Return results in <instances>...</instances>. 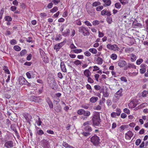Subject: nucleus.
Wrapping results in <instances>:
<instances>
[{
    "label": "nucleus",
    "mask_w": 148,
    "mask_h": 148,
    "mask_svg": "<svg viewBox=\"0 0 148 148\" xmlns=\"http://www.w3.org/2000/svg\"><path fill=\"white\" fill-rule=\"evenodd\" d=\"M93 124L95 126H98L101 122L99 113L98 112H95L92 118Z\"/></svg>",
    "instance_id": "f257e3e1"
},
{
    "label": "nucleus",
    "mask_w": 148,
    "mask_h": 148,
    "mask_svg": "<svg viewBox=\"0 0 148 148\" xmlns=\"http://www.w3.org/2000/svg\"><path fill=\"white\" fill-rule=\"evenodd\" d=\"M77 113L79 115H83L82 119L84 120L86 119H87L90 114V112L88 111H85L84 110L82 109H79L77 110Z\"/></svg>",
    "instance_id": "f03ea898"
},
{
    "label": "nucleus",
    "mask_w": 148,
    "mask_h": 148,
    "mask_svg": "<svg viewBox=\"0 0 148 148\" xmlns=\"http://www.w3.org/2000/svg\"><path fill=\"white\" fill-rule=\"evenodd\" d=\"M91 142L95 146H97L99 143L100 139L96 135H94L90 138Z\"/></svg>",
    "instance_id": "7ed1b4c3"
},
{
    "label": "nucleus",
    "mask_w": 148,
    "mask_h": 148,
    "mask_svg": "<svg viewBox=\"0 0 148 148\" xmlns=\"http://www.w3.org/2000/svg\"><path fill=\"white\" fill-rule=\"evenodd\" d=\"M79 32L82 33V34L84 36L88 35L89 34L88 29L84 26L79 27Z\"/></svg>",
    "instance_id": "20e7f679"
},
{
    "label": "nucleus",
    "mask_w": 148,
    "mask_h": 148,
    "mask_svg": "<svg viewBox=\"0 0 148 148\" xmlns=\"http://www.w3.org/2000/svg\"><path fill=\"white\" fill-rule=\"evenodd\" d=\"M106 47L108 49L115 51H118L120 50L119 48L116 44H108L106 45Z\"/></svg>",
    "instance_id": "39448f33"
},
{
    "label": "nucleus",
    "mask_w": 148,
    "mask_h": 148,
    "mask_svg": "<svg viewBox=\"0 0 148 148\" xmlns=\"http://www.w3.org/2000/svg\"><path fill=\"white\" fill-rule=\"evenodd\" d=\"M55 82V80L54 79H53L51 80L50 82L49 81L48 83L49 85L52 89L56 90L57 89L58 86Z\"/></svg>",
    "instance_id": "423d86ee"
},
{
    "label": "nucleus",
    "mask_w": 148,
    "mask_h": 148,
    "mask_svg": "<svg viewBox=\"0 0 148 148\" xmlns=\"http://www.w3.org/2000/svg\"><path fill=\"white\" fill-rule=\"evenodd\" d=\"M42 147L44 148H51L50 143L48 141L43 139L42 141Z\"/></svg>",
    "instance_id": "0eeeda50"
},
{
    "label": "nucleus",
    "mask_w": 148,
    "mask_h": 148,
    "mask_svg": "<svg viewBox=\"0 0 148 148\" xmlns=\"http://www.w3.org/2000/svg\"><path fill=\"white\" fill-rule=\"evenodd\" d=\"M134 134L130 131H128L127 133H125V137L127 140H130L133 136Z\"/></svg>",
    "instance_id": "6e6552de"
},
{
    "label": "nucleus",
    "mask_w": 148,
    "mask_h": 148,
    "mask_svg": "<svg viewBox=\"0 0 148 148\" xmlns=\"http://www.w3.org/2000/svg\"><path fill=\"white\" fill-rule=\"evenodd\" d=\"M4 146L7 148H12L13 147V143L12 141H8L5 142Z\"/></svg>",
    "instance_id": "1a4fd4ad"
},
{
    "label": "nucleus",
    "mask_w": 148,
    "mask_h": 148,
    "mask_svg": "<svg viewBox=\"0 0 148 148\" xmlns=\"http://www.w3.org/2000/svg\"><path fill=\"white\" fill-rule=\"evenodd\" d=\"M30 99L32 101L38 103L41 102V100L39 97H35L34 96H31Z\"/></svg>",
    "instance_id": "9d476101"
},
{
    "label": "nucleus",
    "mask_w": 148,
    "mask_h": 148,
    "mask_svg": "<svg viewBox=\"0 0 148 148\" xmlns=\"http://www.w3.org/2000/svg\"><path fill=\"white\" fill-rule=\"evenodd\" d=\"M64 45V42H62L55 45L54 47V49H55L56 51H58L60 48H61Z\"/></svg>",
    "instance_id": "9b49d317"
},
{
    "label": "nucleus",
    "mask_w": 148,
    "mask_h": 148,
    "mask_svg": "<svg viewBox=\"0 0 148 148\" xmlns=\"http://www.w3.org/2000/svg\"><path fill=\"white\" fill-rule=\"evenodd\" d=\"M136 105V101L135 100H133L128 103V106L129 108H134Z\"/></svg>",
    "instance_id": "f8f14e48"
},
{
    "label": "nucleus",
    "mask_w": 148,
    "mask_h": 148,
    "mask_svg": "<svg viewBox=\"0 0 148 148\" xmlns=\"http://www.w3.org/2000/svg\"><path fill=\"white\" fill-rule=\"evenodd\" d=\"M18 80L19 83L21 85H25L27 83V80L22 76L20 77Z\"/></svg>",
    "instance_id": "ddd939ff"
},
{
    "label": "nucleus",
    "mask_w": 148,
    "mask_h": 148,
    "mask_svg": "<svg viewBox=\"0 0 148 148\" xmlns=\"http://www.w3.org/2000/svg\"><path fill=\"white\" fill-rule=\"evenodd\" d=\"M127 64L126 62L123 60H121L119 61L118 63V66L121 67H124Z\"/></svg>",
    "instance_id": "4468645a"
},
{
    "label": "nucleus",
    "mask_w": 148,
    "mask_h": 148,
    "mask_svg": "<svg viewBox=\"0 0 148 148\" xmlns=\"http://www.w3.org/2000/svg\"><path fill=\"white\" fill-rule=\"evenodd\" d=\"M101 14L103 16L106 15L107 16H109L111 15V14L110 12L108 10L106 9H104L101 11Z\"/></svg>",
    "instance_id": "2eb2a0df"
},
{
    "label": "nucleus",
    "mask_w": 148,
    "mask_h": 148,
    "mask_svg": "<svg viewBox=\"0 0 148 148\" xmlns=\"http://www.w3.org/2000/svg\"><path fill=\"white\" fill-rule=\"evenodd\" d=\"M60 68L62 71L64 73L67 72L65 63L64 62H61L60 64Z\"/></svg>",
    "instance_id": "dca6fc26"
},
{
    "label": "nucleus",
    "mask_w": 148,
    "mask_h": 148,
    "mask_svg": "<svg viewBox=\"0 0 148 148\" xmlns=\"http://www.w3.org/2000/svg\"><path fill=\"white\" fill-rule=\"evenodd\" d=\"M84 76L86 77H88L91 75V73L88 69L85 70L83 72Z\"/></svg>",
    "instance_id": "f3484780"
},
{
    "label": "nucleus",
    "mask_w": 148,
    "mask_h": 148,
    "mask_svg": "<svg viewBox=\"0 0 148 148\" xmlns=\"http://www.w3.org/2000/svg\"><path fill=\"white\" fill-rule=\"evenodd\" d=\"M123 90L122 88H121L118 91H117L115 95V96L117 98L122 96V92Z\"/></svg>",
    "instance_id": "a211bd4d"
},
{
    "label": "nucleus",
    "mask_w": 148,
    "mask_h": 148,
    "mask_svg": "<svg viewBox=\"0 0 148 148\" xmlns=\"http://www.w3.org/2000/svg\"><path fill=\"white\" fill-rule=\"evenodd\" d=\"M98 100V98L97 97H92L90 98L89 101L91 103H94L96 102Z\"/></svg>",
    "instance_id": "6ab92c4d"
},
{
    "label": "nucleus",
    "mask_w": 148,
    "mask_h": 148,
    "mask_svg": "<svg viewBox=\"0 0 148 148\" xmlns=\"http://www.w3.org/2000/svg\"><path fill=\"white\" fill-rule=\"evenodd\" d=\"M104 3L103 6L105 7L110 6L111 3V0H102Z\"/></svg>",
    "instance_id": "aec40b11"
},
{
    "label": "nucleus",
    "mask_w": 148,
    "mask_h": 148,
    "mask_svg": "<svg viewBox=\"0 0 148 148\" xmlns=\"http://www.w3.org/2000/svg\"><path fill=\"white\" fill-rule=\"evenodd\" d=\"M62 108L60 105H59L55 107V110L57 112H59L62 111Z\"/></svg>",
    "instance_id": "412c9836"
},
{
    "label": "nucleus",
    "mask_w": 148,
    "mask_h": 148,
    "mask_svg": "<svg viewBox=\"0 0 148 148\" xmlns=\"http://www.w3.org/2000/svg\"><path fill=\"white\" fill-rule=\"evenodd\" d=\"M10 128L12 130H13L14 132L16 135L18 134V132L16 128L15 125L14 124L11 125L10 127Z\"/></svg>",
    "instance_id": "4be33fe9"
},
{
    "label": "nucleus",
    "mask_w": 148,
    "mask_h": 148,
    "mask_svg": "<svg viewBox=\"0 0 148 148\" xmlns=\"http://www.w3.org/2000/svg\"><path fill=\"white\" fill-rule=\"evenodd\" d=\"M131 61L132 62H134L136 59L137 57L133 53H132L130 55Z\"/></svg>",
    "instance_id": "5701e85b"
},
{
    "label": "nucleus",
    "mask_w": 148,
    "mask_h": 148,
    "mask_svg": "<svg viewBox=\"0 0 148 148\" xmlns=\"http://www.w3.org/2000/svg\"><path fill=\"white\" fill-rule=\"evenodd\" d=\"M96 62L97 64L101 65L103 63V60L101 58L98 57L97 59Z\"/></svg>",
    "instance_id": "b1692460"
},
{
    "label": "nucleus",
    "mask_w": 148,
    "mask_h": 148,
    "mask_svg": "<svg viewBox=\"0 0 148 148\" xmlns=\"http://www.w3.org/2000/svg\"><path fill=\"white\" fill-rule=\"evenodd\" d=\"M3 69L5 73L8 74H10L9 70L8 69V67L5 66H4L3 67Z\"/></svg>",
    "instance_id": "393cba45"
},
{
    "label": "nucleus",
    "mask_w": 148,
    "mask_h": 148,
    "mask_svg": "<svg viewBox=\"0 0 148 148\" xmlns=\"http://www.w3.org/2000/svg\"><path fill=\"white\" fill-rule=\"evenodd\" d=\"M127 68H132L134 69H136V66L133 63H128Z\"/></svg>",
    "instance_id": "a878e982"
},
{
    "label": "nucleus",
    "mask_w": 148,
    "mask_h": 148,
    "mask_svg": "<svg viewBox=\"0 0 148 148\" xmlns=\"http://www.w3.org/2000/svg\"><path fill=\"white\" fill-rule=\"evenodd\" d=\"M89 51L93 54H96L97 53V50L94 48H91L89 49Z\"/></svg>",
    "instance_id": "bb28decb"
},
{
    "label": "nucleus",
    "mask_w": 148,
    "mask_h": 148,
    "mask_svg": "<svg viewBox=\"0 0 148 148\" xmlns=\"http://www.w3.org/2000/svg\"><path fill=\"white\" fill-rule=\"evenodd\" d=\"M84 130L85 131L90 132L92 130L91 127L89 126H86L84 128Z\"/></svg>",
    "instance_id": "cd10ccee"
},
{
    "label": "nucleus",
    "mask_w": 148,
    "mask_h": 148,
    "mask_svg": "<svg viewBox=\"0 0 148 148\" xmlns=\"http://www.w3.org/2000/svg\"><path fill=\"white\" fill-rule=\"evenodd\" d=\"M62 38V35L61 34H57L55 38V40L56 41L60 40H61Z\"/></svg>",
    "instance_id": "c85d7f7f"
},
{
    "label": "nucleus",
    "mask_w": 148,
    "mask_h": 148,
    "mask_svg": "<svg viewBox=\"0 0 148 148\" xmlns=\"http://www.w3.org/2000/svg\"><path fill=\"white\" fill-rule=\"evenodd\" d=\"M82 63V62L79 60H76L73 62V63L76 66L81 65V64Z\"/></svg>",
    "instance_id": "c756f323"
},
{
    "label": "nucleus",
    "mask_w": 148,
    "mask_h": 148,
    "mask_svg": "<svg viewBox=\"0 0 148 148\" xmlns=\"http://www.w3.org/2000/svg\"><path fill=\"white\" fill-rule=\"evenodd\" d=\"M73 52L75 53L78 54L82 52V49H75L73 50Z\"/></svg>",
    "instance_id": "7c9ffc66"
},
{
    "label": "nucleus",
    "mask_w": 148,
    "mask_h": 148,
    "mask_svg": "<svg viewBox=\"0 0 148 148\" xmlns=\"http://www.w3.org/2000/svg\"><path fill=\"white\" fill-rule=\"evenodd\" d=\"M110 57L113 60H115L117 59V56L116 54L113 53L111 55Z\"/></svg>",
    "instance_id": "2f4dec72"
},
{
    "label": "nucleus",
    "mask_w": 148,
    "mask_h": 148,
    "mask_svg": "<svg viewBox=\"0 0 148 148\" xmlns=\"http://www.w3.org/2000/svg\"><path fill=\"white\" fill-rule=\"evenodd\" d=\"M127 125H121L120 127V132H122L123 131L125 128H127Z\"/></svg>",
    "instance_id": "473e14b6"
},
{
    "label": "nucleus",
    "mask_w": 148,
    "mask_h": 148,
    "mask_svg": "<svg viewBox=\"0 0 148 148\" xmlns=\"http://www.w3.org/2000/svg\"><path fill=\"white\" fill-rule=\"evenodd\" d=\"M36 123L37 124V125L38 126H40L42 123V122L40 118L39 117L38 120H36Z\"/></svg>",
    "instance_id": "72a5a7b5"
},
{
    "label": "nucleus",
    "mask_w": 148,
    "mask_h": 148,
    "mask_svg": "<svg viewBox=\"0 0 148 148\" xmlns=\"http://www.w3.org/2000/svg\"><path fill=\"white\" fill-rule=\"evenodd\" d=\"M91 124V122L90 121H88L84 123L83 126L86 127V126H89Z\"/></svg>",
    "instance_id": "f704fd0d"
},
{
    "label": "nucleus",
    "mask_w": 148,
    "mask_h": 148,
    "mask_svg": "<svg viewBox=\"0 0 148 148\" xmlns=\"http://www.w3.org/2000/svg\"><path fill=\"white\" fill-rule=\"evenodd\" d=\"M101 4V3L99 1H95L92 4V6L93 7H96L99 5Z\"/></svg>",
    "instance_id": "c9c22d12"
},
{
    "label": "nucleus",
    "mask_w": 148,
    "mask_h": 148,
    "mask_svg": "<svg viewBox=\"0 0 148 148\" xmlns=\"http://www.w3.org/2000/svg\"><path fill=\"white\" fill-rule=\"evenodd\" d=\"M58 10V8L55 6L52 9L50 10V11L52 13H54L56 12Z\"/></svg>",
    "instance_id": "e433bc0d"
},
{
    "label": "nucleus",
    "mask_w": 148,
    "mask_h": 148,
    "mask_svg": "<svg viewBox=\"0 0 148 148\" xmlns=\"http://www.w3.org/2000/svg\"><path fill=\"white\" fill-rule=\"evenodd\" d=\"M4 19L5 21L9 22L12 21V18L10 16H6L5 17Z\"/></svg>",
    "instance_id": "4c0bfd02"
},
{
    "label": "nucleus",
    "mask_w": 148,
    "mask_h": 148,
    "mask_svg": "<svg viewBox=\"0 0 148 148\" xmlns=\"http://www.w3.org/2000/svg\"><path fill=\"white\" fill-rule=\"evenodd\" d=\"M87 81L90 84H92L94 82V80L90 76L87 77Z\"/></svg>",
    "instance_id": "58836bf2"
},
{
    "label": "nucleus",
    "mask_w": 148,
    "mask_h": 148,
    "mask_svg": "<svg viewBox=\"0 0 148 148\" xmlns=\"http://www.w3.org/2000/svg\"><path fill=\"white\" fill-rule=\"evenodd\" d=\"M93 109L95 110H99L101 109V107L100 106V105H98L95 106L94 107Z\"/></svg>",
    "instance_id": "ea45409f"
},
{
    "label": "nucleus",
    "mask_w": 148,
    "mask_h": 148,
    "mask_svg": "<svg viewBox=\"0 0 148 148\" xmlns=\"http://www.w3.org/2000/svg\"><path fill=\"white\" fill-rule=\"evenodd\" d=\"M143 59L142 58H140L138 59L136 61V64L137 65L140 64L143 62Z\"/></svg>",
    "instance_id": "a19ab883"
},
{
    "label": "nucleus",
    "mask_w": 148,
    "mask_h": 148,
    "mask_svg": "<svg viewBox=\"0 0 148 148\" xmlns=\"http://www.w3.org/2000/svg\"><path fill=\"white\" fill-rule=\"evenodd\" d=\"M134 50L133 48H127L125 49V51L126 52L129 53L132 52Z\"/></svg>",
    "instance_id": "79ce46f5"
},
{
    "label": "nucleus",
    "mask_w": 148,
    "mask_h": 148,
    "mask_svg": "<svg viewBox=\"0 0 148 148\" xmlns=\"http://www.w3.org/2000/svg\"><path fill=\"white\" fill-rule=\"evenodd\" d=\"M47 101L49 108H52L53 106L52 102L49 100V99H48V100Z\"/></svg>",
    "instance_id": "37998d69"
},
{
    "label": "nucleus",
    "mask_w": 148,
    "mask_h": 148,
    "mask_svg": "<svg viewBox=\"0 0 148 148\" xmlns=\"http://www.w3.org/2000/svg\"><path fill=\"white\" fill-rule=\"evenodd\" d=\"M14 49L17 51H19L21 50L20 47L18 45H15L14 46Z\"/></svg>",
    "instance_id": "c03bdc74"
},
{
    "label": "nucleus",
    "mask_w": 148,
    "mask_h": 148,
    "mask_svg": "<svg viewBox=\"0 0 148 148\" xmlns=\"http://www.w3.org/2000/svg\"><path fill=\"white\" fill-rule=\"evenodd\" d=\"M103 8V6L102 5H99L96 8V10L97 11H99L102 10Z\"/></svg>",
    "instance_id": "a18cd8bd"
},
{
    "label": "nucleus",
    "mask_w": 148,
    "mask_h": 148,
    "mask_svg": "<svg viewBox=\"0 0 148 148\" xmlns=\"http://www.w3.org/2000/svg\"><path fill=\"white\" fill-rule=\"evenodd\" d=\"M115 7L117 9H120L121 7V5L119 3H116L115 4Z\"/></svg>",
    "instance_id": "49530a36"
},
{
    "label": "nucleus",
    "mask_w": 148,
    "mask_h": 148,
    "mask_svg": "<svg viewBox=\"0 0 148 148\" xmlns=\"http://www.w3.org/2000/svg\"><path fill=\"white\" fill-rule=\"evenodd\" d=\"M27 51L25 49H23L20 52V55L21 56H23L25 55L26 54Z\"/></svg>",
    "instance_id": "de8ad7c7"
},
{
    "label": "nucleus",
    "mask_w": 148,
    "mask_h": 148,
    "mask_svg": "<svg viewBox=\"0 0 148 148\" xmlns=\"http://www.w3.org/2000/svg\"><path fill=\"white\" fill-rule=\"evenodd\" d=\"M31 71H29L27 72L26 73V75L27 77L29 79L31 78Z\"/></svg>",
    "instance_id": "09e8293b"
},
{
    "label": "nucleus",
    "mask_w": 148,
    "mask_h": 148,
    "mask_svg": "<svg viewBox=\"0 0 148 148\" xmlns=\"http://www.w3.org/2000/svg\"><path fill=\"white\" fill-rule=\"evenodd\" d=\"M37 133L39 135H42L44 134V132L41 129H40L38 130Z\"/></svg>",
    "instance_id": "8fccbe9b"
},
{
    "label": "nucleus",
    "mask_w": 148,
    "mask_h": 148,
    "mask_svg": "<svg viewBox=\"0 0 148 148\" xmlns=\"http://www.w3.org/2000/svg\"><path fill=\"white\" fill-rule=\"evenodd\" d=\"M141 142V140L140 139H138L136 140L135 142V144L138 146L140 145Z\"/></svg>",
    "instance_id": "3c124183"
},
{
    "label": "nucleus",
    "mask_w": 148,
    "mask_h": 148,
    "mask_svg": "<svg viewBox=\"0 0 148 148\" xmlns=\"http://www.w3.org/2000/svg\"><path fill=\"white\" fill-rule=\"evenodd\" d=\"M119 1L123 5H125L128 3L127 1L126 0H119Z\"/></svg>",
    "instance_id": "603ef678"
},
{
    "label": "nucleus",
    "mask_w": 148,
    "mask_h": 148,
    "mask_svg": "<svg viewBox=\"0 0 148 148\" xmlns=\"http://www.w3.org/2000/svg\"><path fill=\"white\" fill-rule=\"evenodd\" d=\"M103 96L104 97H107L109 95V93L106 90L105 91H103Z\"/></svg>",
    "instance_id": "864d4df0"
},
{
    "label": "nucleus",
    "mask_w": 148,
    "mask_h": 148,
    "mask_svg": "<svg viewBox=\"0 0 148 148\" xmlns=\"http://www.w3.org/2000/svg\"><path fill=\"white\" fill-rule=\"evenodd\" d=\"M82 134L85 136H89L90 134V133L88 132H83L82 133Z\"/></svg>",
    "instance_id": "5fc2aeb1"
},
{
    "label": "nucleus",
    "mask_w": 148,
    "mask_h": 148,
    "mask_svg": "<svg viewBox=\"0 0 148 148\" xmlns=\"http://www.w3.org/2000/svg\"><path fill=\"white\" fill-rule=\"evenodd\" d=\"M43 61L46 63H48L49 62V60L46 56H45L43 58Z\"/></svg>",
    "instance_id": "6e6d98bb"
},
{
    "label": "nucleus",
    "mask_w": 148,
    "mask_h": 148,
    "mask_svg": "<svg viewBox=\"0 0 148 148\" xmlns=\"http://www.w3.org/2000/svg\"><path fill=\"white\" fill-rule=\"evenodd\" d=\"M92 24L94 26L97 25L99 24V22L97 20L94 21H93Z\"/></svg>",
    "instance_id": "4d7b16f0"
},
{
    "label": "nucleus",
    "mask_w": 148,
    "mask_h": 148,
    "mask_svg": "<svg viewBox=\"0 0 148 148\" xmlns=\"http://www.w3.org/2000/svg\"><path fill=\"white\" fill-rule=\"evenodd\" d=\"M81 107L86 109H88L89 108V105L88 104H85L83 105Z\"/></svg>",
    "instance_id": "13d9d810"
},
{
    "label": "nucleus",
    "mask_w": 148,
    "mask_h": 148,
    "mask_svg": "<svg viewBox=\"0 0 148 148\" xmlns=\"http://www.w3.org/2000/svg\"><path fill=\"white\" fill-rule=\"evenodd\" d=\"M107 21L109 24L111 23L112 22V18L110 17H108L107 19Z\"/></svg>",
    "instance_id": "bf43d9fd"
},
{
    "label": "nucleus",
    "mask_w": 148,
    "mask_h": 148,
    "mask_svg": "<svg viewBox=\"0 0 148 148\" xmlns=\"http://www.w3.org/2000/svg\"><path fill=\"white\" fill-rule=\"evenodd\" d=\"M84 54L85 56L88 57L90 56L91 55V53L88 51H87L84 52Z\"/></svg>",
    "instance_id": "052dcab7"
},
{
    "label": "nucleus",
    "mask_w": 148,
    "mask_h": 148,
    "mask_svg": "<svg viewBox=\"0 0 148 148\" xmlns=\"http://www.w3.org/2000/svg\"><path fill=\"white\" fill-rule=\"evenodd\" d=\"M123 112L128 114H130V111L127 108H125L123 110Z\"/></svg>",
    "instance_id": "680f3d73"
},
{
    "label": "nucleus",
    "mask_w": 148,
    "mask_h": 148,
    "mask_svg": "<svg viewBox=\"0 0 148 148\" xmlns=\"http://www.w3.org/2000/svg\"><path fill=\"white\" fill-rule=\"evenodd\" d=\"M146 71V69L145 68H143L140 69V73L143 74Z\"/></svg>",
    "instance_id": "e2e57ef3"
},
{
    "label": "nucleus",
    "mask_w": 148,
    "mask_h": 148,
    "mask_svg": "<svg viewBox=\"0 0 148 148\" xmlns=\"http://www.w3.org/2000/svg\"><path fill=\"white\" fill-rule=\"evenodd\" d=\"M94 88L96 90H99L101 88V87L99 85H95L94 86Z\"/></svg>",
    "instance_id": "0e129e2a"
},
{
    "label": "nucleus",
    "mask_w": 148,
    "mask_h": 148,
    "mask_svg": "<svg viewBox=\"0 0 148 148\" xmlns=\"http://www.w3.org/2000/svg\"><path fill=\"white\" fill-rule=\"evenodd\" d=\"M17 9V8L16 7L14 6H12L11 8H10V10H11L13 12L15 11Z\"/></svg>",
    "instance_id": "69168bd1"
},
{
    "label": "nucleus",
    "mask_w": 148,
    "mask_h": 148,
    "mask_svg": "<svg viewBox=\"0 0 148 148\" xmlns=\"http://www.w3.org/2000/svg\"><path fill=\"white\" fill-rule=\"evenodd\" d=\"M98 37L99 38H102L104 36V34L103 33L100 32V31L98 32Z\"/></svg>",
    "instance_id": "338daca9"
},
{
    "label": "nucleus",
    "mask_w": 148,
    "mask_h": 148,
    "mask_svg": "<svg viewBox=\"0 0 148 148\" xmlns=\"http://www.w3.org/2000/svg\"><path fill=\"white\" fill-rule=\"evenodd\" d=\"M52 2L55 5H57L60 2V0H52Z\"/></svg>",
    "instance_id": "774afa93"
}]
</instances>
